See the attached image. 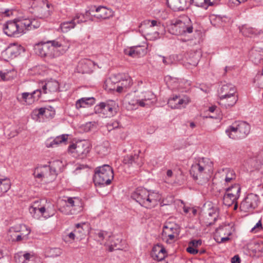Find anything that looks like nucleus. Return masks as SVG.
<instances>
[{
    "instance_id": "obj_1",
    "label": "nucleus",
    "mask_w": 263,
    "mask_h": 263,
    "mask_svg": "<svg viewBox=\"0 0 263 263\" xmlns=\"http://www.w3.org/2000/svg\"><path fill=\"white\" fill-rule=\"evenodd\" d=\"M131 198L142 206L152 209L157 204L160 197L158 193L149 192L144 187H138L132 194Z\"/></svg>"
},
{
    "instance_id": "obj_2",
    "label": "nucleus",
    "mask_w": 263,
    "mask_h": 263,
    "mask_svg": "<svg viewBox=\"0 0 263 263\" xmlns=\"http://www.w3.org/2000/svg\"><path fill=\"white\" fill-rule=\"evenodd\" d=\"M250 125L245 121H236L228 127L226 130L227 136L233 140L246 138L250 132Z\"/></svg>"
},
{
    "instance_id": "obj_3",
    "label": "nucleus",
    "mask_w": 263,
    "mask_h": 263,
    "mask_svg": "<svg viewBox=\"0 0 263 263\" xmlns=\"http://www.w3.org/2000/svg\"><path fill=\"white\" fill-rule=\"evenodd\" d=\"M113 178V169L110 165L104 164L96 168L93 178L96 185H109Z\"/></svg>"
},
{
    "instance_id": "obj_4",
    "label": "nucleus",
    "mask_w": 263,
    "mask_h": 263,
    "mask_svg": "<svg viewBox=\"0 0 263 263\" xmlns=\"http://www.w3.org/2000/svg\"><path fill=\"white\" fill-rule=\"evenodd\" d=\"M52 48L50 46L49 42H41L35 45L34 50L36 54L45 59V62L51 63L53 59L63 54L66 51V49H62L59 52H54L52 50Z\"/></svg>"
},
{
    "instance_id": "obj_5",
    "label": "nucleus",
    "mask_w": 263,
    "mask_h": 263,
    "mask_svg": "<svg viewBox=\"0 0 263 263\" xmlns=\"http://www.w3.org/2000/svg\"><path fill=\"white\" fill-rule=\"evenodd\" d=\"M28 23L29 21H23V19L8 21L4 25V32L8 36L18 37L25 33L24 27L28 26Z\"/></svg>"
},
{
    "instance_id": "obj_6",
    "label": "nucleus",
    "mask_w": 263,
    "mask_h": 263,
    "mask_svg": "<svg viewBox=\"0 0 263 263\" xmlns=\"http://www.w3.org/2000/svg\"><path fill=\"white\" fill-rule=\"evenodd\" d=\"M212 162L209 159L202 158L198 163L193 164L190 171L191 175L195 180L202 178L203 174L211 170Z\"/></svg>"
},
{
    "instance_id": "obj_7",
    "label": "nucleus",
    "mask_w": 263,
    "mask_h": 263,
    "mask_svg": "<svg viewBox=\"0 0 263 263\" xmlns=\"http://www.w3.org/2000/svg\"><path fill=\"white\" fill-rule=\"evenodd\" d=\"M241 190V186L238 183H234L226 188L222 198L223 204L228 207L232 205L239 199Z\"/></svg>"
},
{
    "instance_id": "obj_8",
    "label": "nucleus",
    "mask_w": 263,
    "mask_h": 263,
    "mask_svg": "<svg viewBox=\"0 0 263 263\" xmlns=\"http://www.w3.org/2000/svg\"><path fill=\"white\" fill-rule=\"evenodd\" d=\"M66 207L69 209V212H64L66 215H76L83 210L84 203L82 200L78 197H67L65 200Z\"/></svg>"
},
{
    "instance_id": "obj_9",
    "label": "nucleus",
    "mask_w": 263,
    "mask_h": 263,
    "mask_svg": "<svg viewBox=\"0 0 263 263\" xmlns=\"http://www.w3.org/2000/svg\"><path fill=\"white\" fill-rule=\"evenodd\" d=\"M68 150L71 153H76L80 159L85 158L90 151L89 144L87 142L72 144L68 146Z\"/></svg>"
},
{
    "instance_id": "obj_10",
    "label": "nucleus",
    "mask_w": 263,
    "mask_h": 263,
    "mask_svg": "<svg viewBox=\"0 0 263 263\" xmlns=\"http://www.w3.org/2000/svg\"><path fill=\"white\" fill-rule=\"evenodd\" d=\"M259 196L253 193L249 194L243 200L240 205V209L241 211L247 212L250 210L254 209L258 204Z\"/></svg>"
},
{
    "instance_id": "obj_11",
    "label": "nucleus",
    "mask_w": 263,
    "mask_h": 263,
    "mask_svg": "<svg viewBox=\"0 0 263 263\" xmlns=\"http://www.w3.org/2000/svg\"><path fill=\"white\" fill-rule=\"evenodd\" d=\"M9 233H15L16 238H13L12 235L10 237L12 241L18 242L22 240L27 239V236L30 234V230H28L25 225L20 227H12L9 229Z\"/></svg>"
},
{
    "instance_id": "obj_12",
    "label": "nucleus",
    "mask_w": 263,
    "mask_h": 263,
    "mask_svg": "<svg viewBox=\"0 0 263 263\" xmlns=\"http://www.w3.org/2000/svg\"><path fill=\"white\" fill-rule=\"evenodd\" d=\"M190 102V98L187 96L181 98L180 96L173 95L167 101L168 105L172 109H179Z\"/></svg>"
},
{
    "instance_id": "obj_13",
    "label": "nucleus",
    "mask_w": 263,
    "mask_h": 263,
    "mask_svg": "<svg viewBox=\"0 0 263 263\" xmlns=\"http://www.w3.org/2000/svg\"><path fill=\"white\" fill-rule=\"evenodd\" d=\"M123 163L128 167H133L135 168H140L143 164V158L138 154L127 155L123 159Z\"/></svg>"
},
{
    "instance_id": "obj_14",
    "label": "nucleus",
    "mask_w": 263,
    "mask_h": 263,
    "mask_svg": "<svg viewBox=\"0 0 263 263\" xmlns=\"http://www.w3.org/2000/svg\"><path fill=\"white\" fill-rule=\"evenodd\" d=\"M22 51H24V49L21 45L12 44L3 52V55L6 58L12 59L20 55Z\"/></svg>"
},
{
    "instance_id": "obj_15",
    "label": "nucleus",
    "mask_w": 263,
    "mask_h": 263,
    "mask_svg": "<svg viewBox=\"0 0 263 263\" xmlns=\"http://www.w3.org/2000/svg\"><path fill=\"white\" fill-rule=\"evenodd\" d=\"M61 161H55L51 163V165H45L42 166V170L44 174V178H47L50 180H53L58 175L55 165L58 163L61 164Z\"/></svg>"
},
{
    "instance_id": "obj_16",
    "label": "nucleus",
    "mask_w": 263,
    "mask_h": 263,
    "mask_svg": "<svg viewBox=\"0 0 263 263\" xmlns=\"http://www.w3.org/2000/svg\"><path fill=\"white\" fill-rule=\"evenodd\" d=\"M94 111L96 114H101L105 117H110L116 112L112 106L105 102H101L94 107Z\"/></svg>"
},
{
    "instance_id": "obj_17",
    "label": "nucleus",
    "mask_w": 263,
    "mask_h": 263,
    "mask_svg": "<svg viewBox=\"0 0 263 263\" xmlns=\"http://www.w3.org/2000/svg\"><path fill=\"white\" fill-rule=\"evenodd\" d=\"M168 6L175 11L187 9L191 4V0H167Z\"/></svg>"
},
{
    "instance_id": "obj_18",
    "label": "nucleus",
    "mask_w": 263,
    "mask_h": 263,
    "mask_svg": "<svg viewBox=\"0 0 263 263\" xmlns=\"http://www.w3.org/2000/svg\"><path fill=\"white\" fill-rule=\"evenodd\" d=\"M185 23L180 20H173L169 25L168 30L170 33L179 35L184 33Z\"/></svg>"
},
{
    "instance_id": "obj_19",
    "label": "nucleus",
    "mask_w": 263,
    "mask_h": 263,
    "mask_svg": "<svg viewBox=\"0 0 263 263\" xmlns=\"http://www.w3.org/2000/svg\"><path fill=\"white\" fill-rule=\"evenodd\" d=\"M151 255L154 260L160 261L167 256V253L162 245L157 244L153 247Z\"/></svg>"
},
{
    "instance_id": "obj_20",
    "label": "nucleus",
    "mask_w": 263,
    "mask_h": 263,
    "mask_svg": "<svg viewBox=\"0 0 263 263\" xmlns=\"http://www.w3.org/2000/svg\"><path fill=\"white\" fill-rule=\"evenodd\" d=\"M95 14L94 17L98 19L105 20L112 17L114 15V12L110 9H108L105 7L99 6L95 8Z\"/></svg>"
},
{
    "instance_id": "obj_21",
    "label": "nucleus",
    "mask_w": 263,
    "mask_h": 263,
    "mask_svg": "<svg viewBox=\"0 0 263 263\" xmlns=\"http://www.w3.org/2000/svg\"><path fill=\"white\" fill-rule=\"evenodd\" d=\"M236 89L234 85L231 84H227L222 86L219 92L220 100L226 99L227 97L235 94Z\"/></svg>"
},
{
    "instance_id": "obj_22",
    "label": "nucleus",
    "mask_w": 263,
    "mask_h": 263,
    "mask_svg": "<svg viewBox=\"0 0 263 263\" xmlns=\"http://www.w3.org/2000/svg\"><path fill=\"white\" fill-rule=\"evenodd\" d=\"M44 94L57 92L59 89V84L57 81H51L46 83L43 86Z\"/></svg>"
},
{
    "instance_id": "obj_23",
    "label": "nucleus",
    "mask_w": 263,
    "mask_h": 263,
    "mask_svg": "<svg viewBox=\"0 0 263 263\" xmlns=\"http://www.w3.org/2000/svg\"><path fill=\"white\" fill-rule=\"evenodd\" d=\"M124 79H123L120 83L117 85V92H122L126 91L127 88H129L133 85L132 79L130 77L128 76H124Z\"/></svg>"
},
{
    "instance_id": "obj_24",
    "label": "nucleus",
    "mask_w": 263,
    "mask_h": 263,
    "mask_svg": "<svg viewBox=\"0 0 263 263\" xmlns=\"http://www.w3.org/2000/svg\"><path fill=\"white\" fill-rule=\"evenodd\" d=\"M238 96L235 94L220 100L219 104L226 108L233 107L238 101Z\"/></svg>"
},
{
    "instance_id": "obj_25",
    "label": "nucleus",
    "mask_w": 263,
    "mask_h": 263,
    "mask_svg": "<svg viewBox=\"0 0 263 263\" xmlns=\"http://www.w3.org/2000/svg\"><path fill=\"white\" fill-rule=\"evenodd\" d=\"M145 50L141 46L131 47L128 49L124 50V53L132 58L139 57L141 54H144Z\"/></svg>"
},
{
    "instance_id": "obj_26",
    "label": "nucleus",
    "mask_w": 263,
    "mask_h": 263,
    "mask_svg": "<svg viewBox=\"0 0 263 263\" xmlns=\"http://www.w3.org/2000/svg\"><path fill=\"white\" fill-rule=\"evenodd\" d=\"M95 102V99L93 97L82 98L76 101V107L77 109L86 107L87 106L93 105Z\"/></svg>"
},
{
    "instance_id": "obj_27",
    "label": "nucleus",
    "mask_w": 263,
    "mask_h": 263,
    "mask_svg": "<svg viewBox=\"0 0 263 263\" xmlns=\"http://www.w3.org/2000/svg\"><path fill=\"white\" fill-rule=\"evenodd\" d=\"M120 74H116L111 76V77L108 78L104 82L103 87L107 91H114L116 90L117 89V85L114 84V79H117V77H120Z\"/></svg>"
},
{
    "instance_id": "obj_28",
    "label": "nucleus",
    "mask_w": 263,
    "mask_h": 263,
    "mask_svg": "<svg viewBox=\"0 0 263 263\" xmlns=\"http://www.w3.org/2000/svg\"><path fill=\"white\" fill-rule=\"evenodd\" d=\"M11 187V182L8 177L0 176V193H6Z\"/></svg>"
},
{
    "instance_id": "obj_29",
    "label": "nucleus",
    "mask_w": 263,
    "mask_h": 263,
    "mask_svg": "<svg viewBox=\"0 0 263 263\" xmlns=\"http://www.w3.org/2000/svg\"><path fill=\"white\" fill-rule=\"evenodd\" d=\"M76 25V22H75L73 17H72L70 21L62 23L60 25V28L63 32L66 33L68 32L71 29L75 28Z\"/></svg>"
},
{
    "instance_id": "obj_30",
    "label": "nucleus",
    "mask_w": 263,
    "mask_h": 263,
    "mask_svg": "<svg viewBox=\"0 0 263 263\" xmlns=\"http://www.w3.org/2000/svg\"><path fill=\"white\" fill-rule=\"evenodd\" d=\"M21 96V98H17V100L20 102L24 101L26 104L30 105L34 102V97L32 95V92H23Z\"/></svg>"
},
{
    "instance_id": "obj_31",
    "label": "nucleus",
    "mask_w": 263,
    "mask_h": 263,
    "mask_svg": "<svg viewBox=\"0 0 263 263\" xmlns=\"http://www.w3.org/2000/svg\"><path fill=\"white\" fill-rule=\"evenodd\" d=\"M250 59L255 64H258L262 60V55L257 50L253 48L250 51Z\"/></svg>"
},
{
    "instance_id": "obj_32",
    "label": "nucleus",
    "mask_w": 263,
    "mask_h": 263,
    "mask_svg": "<svg viewBox=\"0 0 263 263\" xmlns=\"http://www.w3.org/2000/svg\"><path fill=\"white\" fill-rule=\"evenodd\" d=\"M30 254V253L28 252H18L14 255L15 261L16 263H25Z\"/></svg>"
},
{
    "instance_id": "obj_33",
    "label": "nucleus",
    "mask_w": 263,
    "mask_h": 263,
    "mask_svg": "<svg viewBox=\"0 0 263 263\" xmlns=\"http://www.w3.org/2000/svg\"><path fill=\"white\" fill-rule=\"evenodd\" d=\"M144 25H149L150 27L156 26L158 28L157 29L158 30H159L160 29H164V26L161 24V22L154 20L152 21L146 20L144 21L143 24H141V25L139 26V28H142ZM141 30H142V29H141Z\"/></svg>"
},
{
    "instance_id": "obj_34",
    "label": "nucleus",
    "mask_w": 263,
    "mask_h": 263,
    "mask_svg": "<svg viewBox=\"0 0 263 263\" xmlns=\"http://www.w3.org/2000/svg\"><path fill=\"white\" fill-rule=\"evenodd\" d=\"M240 31L243 35L246 36H250L252 35L258 33L256 29L252 27H248L247 25L242 26L240 29Z\"/></svg>"
},
{
    "instance_id": "obj_35",
    "label": "nucleus",
    "mask_w": 263,
    "mask_h": 263,
    "mask_svg": "<svg viewBox=\"0 0 263 263\" xmlns=\"http://www.w3.org/2000/svg\"><path fill=\"white\" fill-rule=\"evenodd\" d=\"M47 42H49V44H51V45H50V46L51 47H52V50L53 51V52H56L57 51H58L59 52L60 51H62V49H66V50L68 49V48L66 46L64 47L62 44L58 41L52 40L48 41Z\"/></svg>"
},
{
    "instance_id": "obj_36",
    "label": "nucleus",
    "mask_w": 263,
    "mask_h": 263,
    "mask_svg": "<svg viewBox=\"0 0 263 263\" xmlns=\"http://www.w3.org/2000/svg\"><path fill=\"white\" fill-rule=\"evenodd\" d=\"M46 252L48 257L55 258L60 256L63 253V251L60 248H52L48 249Z\"/></svg>"
},
{
    "instance_id": "obj_37",
    "label": "nucleus",
    "mask_w": 263,
    "mask_h": 263,
    "mask_svg": "<svg viewBox=\"0 0 263 263\" xmlns=\"http://www.w3.org/2000/svg\"><path fill=\"white\" fill-rule=\"evenodd\" d=\"M23 21H29L28 26H26L24 27V32L25 33L26 30H30L35 28H37L40 26V24L35 20H32L30 19H23Z\"/></svg>"
},
{
    "instance_id": "obj_38",
    "label": "nucleus",
    "mask_w": 263,
    "mask_h": 263,
    "mask_svg": "<svg viewBox=\"0 0 263 263\" xmlns=\"http://www.w3.org/2000/svg\"><path fill=\"white\" fill-rule=\"evenodd\" d=\"M226 173L224 180L226 183L230 182L236 179V174L234 170L227 168L226 170Z\"/></svg>"
},
{
    "instance_id": "obj_39",
    "label": "nucleus",
    "mask_w": 263,
    "mask_h": 263,
    "mask_svg": "<svg viewBox=\"0 0 263 263\" xmlns=\"http://www.w3.org/2000/svg\"><path fill=\"white\" fill-rule=\"evenodd\" d=\"M142 99L145 101H149L150 104L155 101V95L151 91H147L143 93Z\"/></svg>"
},
{
    "instance_id": "obj_40",
    "label": "nucleus",
    "mask_w": 263,
    "mask_h": 263,
    "mask_svg": "<svg viewBox=\"0 0 263 263\" xmlns=\"http://www.w3.org/2000/svg\"><path fill=\"white\" fill-rule=\"evenodd\" d=\"M38 201L34 202L33 204L29 208V212L32 215V216L35 218L39 219V214H38V210H37V204Z\"/></svg>"
},
{
    "instance_id": "obj_41",
    "label": "nucleus",
    "mask_w": 263,
    "mask_h": 263,
    "mask_svg": "<svg viewBox=\"0 0 263 263\" xmlns=\"http://www.w3.org/2000/svg\"><path fill=\"white\" fill-rule=\"evenodd\" d=\"M74 21L76 22L77 24H80L82 23H85L87 21L85 18V15L82 13H77L72 16Z\"/></svg>"
},
{
    "instance_id": "obj_42",
    "label": "nucleus",
    "mask_w": 263,
    "mask_h": 263,
    "mask_svg": "<svg viewBox=\"0 0 263 263\" xmlns=\"http://www.w3.org/2000/svg\"><path fill=\"white\" fill-rule=\"evenodd\" d=\"M230 229V226L229 225H226L223 224L220 226L218 228H217L216 229V233L217 234H218L219 235L223 234L224 235H227V233L229 232H230L229 231Z\"/></svg>"
},
{
    "instance_id": "obj_43",
    "label": "nucleus",
    "mask_w": 263,
    "mask_h": 263,
    "mask_svg": "<svg viewBox=\"0 0 263 263\" xmlns=\"http://www.w3.org/2000/svg\"><path fill=\"white\" fill-rule=\"evenodd\" d=\"M191 4L193 3L196 6L207 9L209 6L207 0H191Z\"/></svg>"
},
{
    "instance_id": "obj_44",
    "label": "nucleus",
    "mask_w": 263,
    "mask_h": 263,
    "mask_svg": "<svg viewBox=\"0 0 263 263\" xmlns=\"http://www.w3.org/2000/svg\"><path fill=\"white\" fill-rule=\"evenodd\" d=\"M37 205H39L37 204ZM37 210L38 214H39V219L41 216H43L45 218H47L53 215V213L51 215L48 214V211L44 206L39 208V206H37Z\"/></svg>"
},
{
    "instance_id": "obj_45",
    "label": "nucleus",
    "mask_w": 263,
    "mask_h": 263,
    "mask_svg": "<svg viewBox=\"0 0 263 263\" xmlns=\"http://www.w3.org/2000/svg\"><path fill=\"white\" fill-rule=\"evenodd\" d=\"M68 135L63 134L61 136H59L56 137L53 139L54 143H55V145H58L59 144L65 142L67 140V137Z\"/></svg>"
},
{
    "instance_id": "obj_46",
    "label": "nucleus",
    "mask_w": 263,
    "mask_h": 263,
    "mask_svg": "<svg viewBox=\"0 0 263 263\" xmlns=\"http://www.w3.org/2000/svg\"><path fill=\"white\" fill-rule=\"evenodd\" d=\"M49 110H48V108L46 107H41L37 109H35L33 111V113L35 115H36L37 117H40V116H45L46 113H48Z\"/></svg>"
},
{
    "instance_id": "obj_47",
    "label": "nucleus",
    "mask_w": 263,
    "mask_h": 263,
    "mask_svg": "<svg viewBox=\"0 0 263 263\" xmlns=\"http://www.w3.org/2000/svg\"><path fill=\"white\" fill-rule=\"evenodd\" d=\"M95 8L93 9H89L88 10H86L85 12L84 13L85 16V18L88 21L90 20L91 21H94V16L93 15L95 14V10H94Z\"/></svg>"
},
{
    "instance_id": "obj_48",
    "label": "nucleus",
    "mask_w": 263,
    "mask_h": 263,
    "mask_svg": "<svg viewBox=\"0 0 263 263\" xmlns=\"http://www.w3.org/2000/svg\"><path fill=\"white\" fill-rule=\"evenodd\" d=\"M33 175L35 178L42 180L44 178V174L42 173V166L35 168Z\"/></svg>"
},
{
    "instance_id": "obj_49",
    "label": "nucleus",
    "mask_w": 263,
    "mask_h": 263,
    "mask_svg": "<svg viewBox=\"0 0 263 263\" xmlns=\"http://www.w3.org/2000/svg\"><path fill=\"white\" fill-rule=\"evenodd\" d=\"M96 149L97 153L102 156L107 155L108 152V148L102 145L97 146Z\"/></svg>"
},
{
    "instance_id": "obj_50",
    "label": "nucleus",
    "mask_w": 263,
    "mask_h": 263,
    "mask_svg": "<svg viewBox=\"0 0 263 263\" xmlns=\"http://www.w3.org/2000/svg\"><path fill=\"white\" fill-rule=\"evenodd\" d=\"M120 123L119 122L116 120L113 121H110L107 125V127L109 131H110L114 129L117 128L119 127Z\"/></svg>"
},
{
    "instance_id": "obj_51",
    "label": "nucleus",
    "mask_w": 263,
    "mask_h": 263,
    "mask_svg": "<svg viewBox=\"0 0 263 263\" xmlns=\"http://www.w3.org/2000/svg\"><path fill=\"white\" fill-rule=\"evenodd\" d=\"M44 93L43 91V89H37L32 92V95L34 97L33 99L35 101H37L41 97L42 95Z\"/></svg>"
},
{
    "instance_id": "obj_52",
    "label": "nucleus",
    "mask_w": 263,
    "mask_h": 263,
    "mask_svg": "<svg viewBox=\"0 0 263 263\" xmlns=\"http://www.w3.org/2000/svg\"><path fill=\"white\" fill-rule=\"evenodd\" d=\"M163 233L165 234L173 233V232H177V229L172 227L171 224L165 225L163 227Z\"/></svg>"
},
{
    "instance_id": "obj_53",
    "label": "nucleus",
    "mask_w": 263,
    "mask_h": 263,
    "mask_svg": "<svg viewBox=\"0 0 263 263\" xmlns=\"http://www.w3.org/2000/svg\"><path fill=\"white\" fill-rule=\"evenodd\" d=\"M77 236L74 231L69 233L68 234L64 236V240L65 241H69L70 240H73Z\"/></svg>"
},
{
    "instance_id": "obj_54",
    "label": "nucleus",
    "mask_w": 263,
    "mask_h": 263,
    "mask_svg": "<svg viewBox=\"0 0 263 263\" xmlns=\"http://www.w3.org/2000/svg\"><path fill=\"white\" fill-rule=\"evenodd\" d=\"M73 231L76 234L77 239H81L85 235L84 230L83 228H81V229H74Z\"/></svg>"
},
{
    "instance_id": "obj_55",
    "label": "nucleus",
    "mask_w": 263,
    "mask_h": 263,
    "mask_svg": "<svg viewBox=\"0 0 263 263\" xmlns=\"http://www.w3.org/2000/svg\"><path fill=\"white\" fill-rule=\"evenodd\" d=\"M262 229L261 220H259L258 222L253 227L251 230L252 232H257Z\"/></svg>"
},
{
    "instance_id": "obj_56",
    "label": "nucleus",
    "mask_w": 263,
    "mask_h": 263,
    "mask_svg": "<svg viewBox=\"0 0 263 263\" xmlns=\"http://www.w3.org/2000/svg\"><path fill=\"white\" fill-rule=\"evenodd\" d=\"M202 244V240L201 239L199 240H191L189 245L195 248H197L198 246H201Z\"/></svg>"
},
{
    "instance_id": "obj_57",
    "label": "nucleus",
    "mask_w": 263,
    "mask_h": 263,
    "mask_svg": "<svg viewBox=\"0 0 263 263\" xmlns=\"http://www.w3.org/2000/svg\"><path fill=\"white\" fill-rule=\"evenodd\" d=\"M186 251L192 255H196L199 252L198 250L196 248L193 247L189 245L188 247L186 248Z\"/></svg>"
},
{
    "instance_id": "obj_58",
    "label": "nucleus",
    "mask_w": 263,
    "mask_h": 263,
    "mask_svg": "<svg viewBox=\"0 0 263 263\" xmlns=\"http://www.w3.org/2000/svg\"><path fill=\"white\" fill-rule=\"evenodd\" d=\"M48 110L49 112H48V113H46L45 117L46 118H52L55 115V111L53 108L51 106H49L48 108Z\"/></svg>"
},
{
    "instance_id": "obj_59",
    "label": "nucleus",
    "mask_w": 263,
    "mask_h": 263,
    "mask_svg": "<svg viewBox=\"0 0 263 263\" xmlns=\"http://www.w3.org/2000/svg\"><path fill=\"white\" fill-rule=\"evenodd\" d=\"M255 250L256 251L263 252V241H260L255 244Z\"/></svg>"
},
{
    "instance_id": "obj_60",
    "label": "nucleus",
    "mask_w": 263,
    "mask_h": 263,
    "mask_svg": "<svg viewBox=\"0 0 263 263\" xmlns=\"http://www.w3.org/2000/svg\"><path fill=\"white\" fill-rule=\"evenodd\" d=\"M146 101L142 99L141 100H138L137 101V104L141 107H148L151 105L149 103H146Z\"/></svg>"
},
{
    "instance_id": "obj_61",
    "label": "nucleus",
    "mask_w": 263,
    "mask_h": 263,
    "mask_svg": "<svg viewBox=\"0 0 263 263\" xmlns=\"http://www.w3.org/2000/svg\"><path fill=\"white\" fill-rule=\"evenodd\" d=\"M107 235V232H104L103 231H100L96 233V236H97L100 240H103L105 237V235Z\"/></svg>"
},
{
    "instance_id": "obj_62",
    "label": "nucleus",
    "mask_w": 263,
    "mask_h": 263,
    "mask_svg": "<svg viewBox=\"0 0 263 263\" xmlns=\"http://www.w3.org/2000/svg\"><path fill=\"white\" fill-rule=\"evenodd\" d=\"M35 257L33 254H30L25 263H35Z\"/></svg>"
},
{
    "instance_id": "obj_63",
    "label": "nucleus",
    "mask_w": 263,
    "mask_h": 263,
    "mask_svg": "<svg viewBox=\"0 0 263 263\" xmlns=\"http://www.w3.org/2000/svg\"><path fill=\"white\" fill-rule=\"evenodd\" d=\"M10 15L9 10L8 9L0 8V16H8Z\"/></svg>"
},
{
    "instance_id": "obj_64",
    "label": "nucleus",
    "mask_w": 263,
    "mask_h": 263,
    "mask_svg": "<svg viewBox=\"0 0 263 263\" xmlns=\"http://www.w3.org/2000/svg\"><path fill=\"white\" fill-rule=\"evenodd\" d=\"M232 263H240V259L238 255H235L232 258Z\"/></svg>"
}]
</instances>
